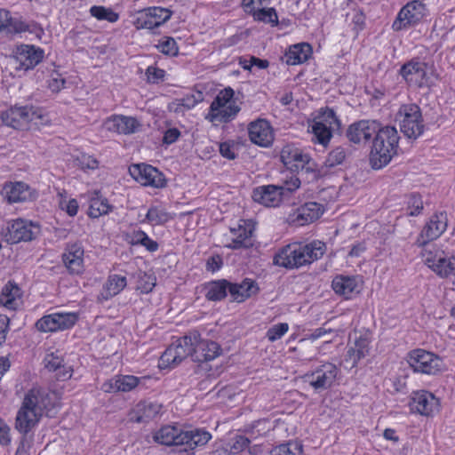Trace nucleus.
I'll list each match as a JSON object with an SVG mask.
<instances>
[{
    "label": "nucleus",
    "mask_w": 455,
    "mask_h": 455,
    "mask_svg": "<svg viewBox=\"0 0 455 455\" xmlns=\"http://www.w3.org/2000/svg\"><path fill=\"white\" fill-rule=\"evenodd\" d=\"M303 446L298 442H289L273 448L269 455H302Z\"/></svg>",
    "instance_id": "79ce46f5"
},
{
    "label": "nucleus",
    "mask_w": 455,
    "mask_h": 455,
    "mask_svg": "<svg viewBox=\"0 0 455 455\" xmlns=\"http://www.w3.org/2000/svg\"><path fill=\"white\" fill-rule=\"evenodd\" d=\"M250 443V439L247 436L236 435L233 438L230 444V451L232 453H239L243 451Z\"/></svg>",
    "instance_id": "bf43d9fd"
},
{
    "label": "nucleus",
    "mask_w": 455,
    "mask_h": 455,
    "mask_svg": "<svg viewBox=\"0 0 455 455\" xmlns=\"http://www.w3.org/2000/svg\"><path fill=\"white\" fill-rule=\"evenodd\" d=\"M44 52L34 45L21 44L16 48L13 60L16 68L28 70L34 68L44 59Z\"/></svg>",
    "instance_id": "6ab92c4d"
},
{
    "label": "nucleus",
    "mask_w": 455,
    "mask_h": 455,
    "mask_svg": "<svg viewBox=\"0 0 455 455\" xmlns=\"http://www.w3.org/2000/svg\"><path fill=\"white\" fill-rule=\"evenodd\" d=\"M44 366L45 368L50 371H54L55 370H58L63 363V359L54 355L53 353L46 355L44 357Z\"/></svg>",
    "instance_id": "052dcab7"
},
{
    "label": "nucleus",
    "mask_w": 455,
    "mask_h": 455,
    "mask_svg": "<svg viewBox=\"0 0 455 455\" xmlns=\"http://www.w3.org/2000/svg\"><path fill=\"white\" fill-rule=\"evenodd\" d=\"M379 123L373 120H360L350 124L347 130V137L355 144L368 142L379 130Z\"/></svg>",
    "instance_id": "4be33fe9"
},
{
    "label": "nucleus",
    "mask_w": 455,
    "mask_h": 455,
    "mask_svg": "<svg viewBox=\"0 0 455 455\" xmlns=\"http://www.w3.org/2000/svg\"><path fill=\"white\" fill-rule=\"evenodd\" d=\"M1 119L8 126L15 129H28L49 123L48 116L42 109L32 106L13 107L2 113Z\"/></svg>",
    "instance_id": "423d86ee"
},
{
    "label": "nucleus",
    "mask_w": 455,
    "mask_h": 455,
    "mask_svg": "<svg viewBox=\"0 0 455 455\" xmlns=\"http://www.w3.org/2000/svg\"><path fill=\"white\" fill-rule=\"evenodd\" d=\"M90 13L99 20H108L111 23L117 21L119 19V15L116 12L104 6L94 5L91 7Z\"/></svg>",
    "instance_id": "a18cd8bd"
},
{
    "label": "nucleus",
    "mask_w": 455,
    "mask_h": 455,
    "mask_svg": "<svg viewBox=\"0 0 455 455\" xmlns=\"http://www.w3.org/2000/svg\"><path fill=\"white\" fill-rule=\"evenodd\" d=\"M172 219V215L164 207L160 205H151L148 209L145 219L142 220L141 222L155 227L164 225Z\"/></svg>",
    "instance_id": "e433bc0d"
},
{
    "label": "nucleus",
    "mask_w": 455,
    "mask_h": 455,
    "mask_svg": "<svg viewBox=\"0 0 455 455\" xmlns=\"http://www.w3.org/2000/svg\"><path fill=\"white\" fill-rule=\"evenodd\" d=\"M156 285V277L153 275L140 271L138 273L137 288L143 293H148Z\"/></svg>",
    "instance_id": "de8ad7c7"
},
{
    "label": "nucleus",
    "mask_w": 455,
    "mask_h": 455,
    "mask_svg": "<svg viewBox=\"0 0 455 455\" xmlns=\"http://www.w3.org/2000/svg\"><path fill=\"white\" fill-rule=\"evenodd\" d=\"M346 150L342 147H337L333 150H331L325 161V164L329 167H334L336 165L341 164L346 159Z\"/></svg>",
    "instance_id": "3c124183"
},
{
    "label": "nucleus",
    "mask_w": 455,
    "mask_h": 455,
    "mask_svg": "<svg viewBox=\"0 0 455 455\" xmlns=\"http://www.w3.org/2000/svg\"><path fill=\"white\" fill-rule=\"evenodd\" d=\"M196 100L194 96H190L182 100H178L176 101L172 102L169 105V109L173 112H184L185 110H188L191 108L196 105Z\"/></svg>",
    "instance_id": "603ef678"
},
{
    "label": "nucleus",
    "mask_w": 455,
    "mask_h": 455,
    "mask_svg": "<svg viewBox=\"0 0 455 455\" xmlns=\"http://www.w3.org/2000/svg\"><path fill=\"white\" fill-rule=\"evenodd\" d=\"M325 251L326 244L319 240L307 244L291 243L275 254L274 264L285 268H299L319 259Z\"/></svg>",
    "instance_id": "f03ea898"
},
{
    "label": "nucleus",
    "mask_w": 455,
    "mask_h": 455,
    "mask_svg": "<svg viewBox=\"0 0 455 455\" xmlns=\"http://www.w3.org/2000/svg\"><path fill=\"white\" fill-rule=\"evenodd\" d=\"M410 406L412 411L430 416L438 411L439 400L432 393L419 390L412 393Z\"/></svg>",
    "instance_id": "412c9836"
},
{
    "label": "nucleus",
    "mask_w": 455,
    "mask_h": 455,
    "mask_svg": "<svg viewBox=\"0 0 455 455\" xmlns=\"http://www.w3.org/2000/svg\"><path fill=\"white\" fill-rule=\"evenodd\" d=\"M400 74L411 86L423 87L429 84L427 65L425 62L411 60L401 68Z\"/></svg>",
    "instance_id": "aec40b11"
},
{
    "label": "nucleus",
    "mask_w": 455,
    "mask_h": 455,
    "mask_svg": "<svg viewBox=\"0 0 455 455\" xmlns=\"http://www.w3.org/2000/svg\"><path fill=\"white\" fill-rule=\"evenodd\" d=\"M259 291L258 283L250 278H245L240 283H231L228 285V291L234 301L243 302Z\"/></svg>",
    "instance_id": "7c9ffc66"
},
{
    "label": "nucleus",
    "mask_w": 455,
    "mask_h": 455,
    "mask_svg": "<svg viewBox=\"0 0 455 455\" xmlns=\"http://www.w3.org/2000/svg\"><path fill=\"white\" fill-rule=\"evenodd\" d=\"M423 209V202L419 196L411 195L408 200V213L411 216L419 215Z\"/></svg>",
    "instance_id": "13d9d810"
},
{
    "label": "nucleus",
    "mask_w": 455,
    "mask_h": 455,
    "mask_svg": "<svg viewBox=\"0 0 455 455\" xmlns=\"http://www.w3.org/2000/svg\"><path fill=\"white\" fill-rule=\"evenodd\" d=\"M65 79L60 74H52L48 82L49 89L53 92H59L65 86Z\"/></svg>",
    "instance_id": "680f3d73"
},
{
    "label": "nucleus",
    "mask_w": 455,
    "mask_h": 455,
    "mask_svg": "<svg viewBox=\"0 0 455 455\" xmlns=\"http://www.w3.org/2000/svg\"><path fill=\"white\" fill-rule=\"evenodd\" d=\"M395 122L398 124L401 132L411 140L418 139L425 130L420 108L413 103L400 107L395 115Z\"/></svg>",
    "instance_id": "6e6552de"
},
{
    "label": "nucleus",
    "mask_w": 455,
    "mask_h": 455,
    "mask_svg": "<svg viewBox=\"0 0 455 455\" xmlns=\"http://www.w3.org/2000/svg\"><path fill=\"white\" fill-rule=\"evenodd\" d=\"M370 343L371 340L367 336H360L355 339L345 355L344 362L347 367L351 369L355 367L361 359L369 355Z\"/></svg>",
    "instance_id": "cd10ccee"
},
{
    "label": "nucleus",
    "mask_w": 455,
    "mask_h": 455,
    "mask_svg": "<svg viewBox=\"0 0 455 455\" xmlns=\"http://www.w3.org/2000/svg\"><path fill=\"white\" fill-rule=\"evenodd\" d=\"M426 6L419 0H413L404 5L393 22L392 28L395 31L407 28L419 22L425 15Z\"/></svg>",
    "instance_id": "dca6fc26"
},
{
    "label": "nucleus",
    "mask_w": 455,
    "mask_h": 455,
    "mask_svg": "<svg viewBox=\"0 0 455 455\" xmlns=\"http://www.w3.org/2000/svg\"><path fill=\"white\" fill-rule=\"evenodd\" d=\"M129 173L142 186H150L157 188L165 186L164 175L151 165L145 164H133L129 168Z\"/></svg>",
    "instance_id": "f3484780"
},
{
    "label": "nucleus",
    "mask_w": 455,
    "mask_h": 455,
    "mask_svg": "<svg viewBox=\"0 0 455 455\" xmlns=\"http://www.w3.org/2000/svg\"><path fill=\"white\" fill-rule=\"evenodd\" d=\"M289 330L286 323H280L271 326L267 331V338L269 341L274 342L280 339Z\"/></svg>",
    "instance_id": "864d4df0"
},
{
    "label": "nucleus",
    "mask_w": 455,
    "mask_h": 455,
    "mask_svg": "<svg viewBox=\"0 0 455 455\" xmlns=\"http://www.w3.org/2000/svg\"><path fill=\"white\" fill-rule=\"evenodd\" d=\"M247 130L251 143L262 148L272 145L275 139L274 129L267 120H254L248 124Z\"/></svg>",
    "instance_id": "a211bd4d"
},
{
    "label": "nucleus",
    "mask_w": 455,
    "mask_h": 455,
    "mask_svg": "<svg viewBox=\"0 0 455 455\" xmlns=\"http://www.w3.org/2000/svg\"><path fill=\"white\" fill-rule=\"evenodd\" d=\"M39 232L40 228L37 225L20 219L8 223L4 235L7 243H18L32 241Z\"/></svg>",
    "instance_id": "ddd939ff"
},
{
    "label": "nucleus",
    "mask_w": 455,
    "mask_h": 455,
    "mask_svg": "<svg viewBox=\"0 0 455 455\" xmlns=\"http://www.w3.org/2000/svg\"><path fill=\"white\" fill-rule=\"evenodd\" d=\"M4 194L10 203L25 202L36 197L35 192L29 186L21 181L6 184Z\"/></svg>",
    "instance_id": "2f4dec72"
},
{
    "label": "nucleus",
    "mask_w": 455,
    "mask_h": 455,
    "mask_svg": "<svg viewBox=\"0 0 455 455\" xmlns=\"http://www.w3.org/2000/svg\"><path fill=\"white\" fill-rule=\"evenodd\" d=\"M146 235L147 233L141 229L132 230L126 234V241L132 245H139Z\"/></svg>",
    "instance_id": "69168bd1"
},
{
    "label": "nucleus",
    "mask_w": 455,
    "mask_h": 455,
    "mask_svg": "<svg viewBox=\"0 0 455 455\" xmlns=\"http://www.w3.org/2000/svg\"><path fill=\"white\" fill-rule=\"evenodd\" d=\"M104 126L109 132L119 134H131L139 129L140 124L134 117L115 115L105 121Z\"/></svg>",
    "instance_id": "bb28decb"
},
{
    "label": "nucleus",
    "mask_w": 455,
    "mask_h": 455,
    "mask_svg": "<svg viewBox=\"0 0 455 455\" xmlns=\"http://www.w3.org/2000/svg\"><path fill=\"white\" fill-rule=\"evenodd\" d=\"M270 429V422L267 419H260L254 423L252 429L251 431V436H253L254 434H258L259 435H265Z\"/></svg>",
    "instance_id": "0e129e2a"
},
{
    "label": "nucleus",
    "mask_w": 455,
    "mask_h": 455,
    "mask_svg": "<svg viewBox=\"0 0 455 455\" xmlns=\"http://www.w3.org/2000/svg\"><path fill=\"white\" fill-rule=\"evenodd\" d=\"M312 52L311 46L308 44H298L289 48L286 52V63L288 65H297L308 60Z\"/></svg>",
    "instance_id": "c9c22d12"
},
{
    "label": "nucleus",
    "mask_w": 455,
    "mask_h": 455,
    "mask_svg": "<svg viewBox=\"0 0 455 455\" xmlns=\"http://www.w3.org/2000/svg\"><path fill=\"white\" fill-rule=\"evenodd\" d=\"M447 226L448 217L446 212H442L434 214L424 226L417 237L415 244L422 248L430 245L429 242L437 239L446 230Z\"/></svg>",
    "instance_id": "2eb2a0df"
},
{
    "label": "nucleus",
    "mask_w": 455,
    "mask_h": 455,
    "mask_svg": "<svg viewBox=\"0 0 455 455\" xmlns=\"http://www.w3.org/2000/svg\"><path fill=\"white\" fill-rule=\"evenodd\" d=\"M54 372L57 379L64 381L71 378L73 370L70 366L62 363Z\"/></svg>",
    "instance_id": "774afa93"
},
{
    "label": "nucleus",
    "mask_w": 455,
    "mask_h": 455,
    "mask_svg": "<svg viewBox=\"0 0 455 455\" xmlns=\"http://www.w3.org/2000/svg\"><path fill=\"white\" fill-rule=\"evenodd\" d=\"M194 437L192 431H182L173 426H164L154 435L155 441L164 445H184V451L194 450L197 446V441Z\"/></svg>",
    "instance_id": "9b49d317"
},
{
    "label": "nucleus",
    "mask_w": 455,
    "mask_h": 455,
    "mask_svg": "<svg viewBox=\"0 0 455 455\" xmlns=\"http://www.w3.org/2000/svg\"><path fill=\"white\" fill-rule=\"evenodd\" d=\"M148 9L156 28L167 21L172 16V12L166 8L154 6Z\"/></svg>",
    "instance_id": "8fccbe9b"
},
{
    "label": "nucleus",
    "mask_w": 455,
    "mask_h": 455,
    "mask_svg": "<svg viewBox=\"0 0 455 455\" xmlns=\"http://www.w3.org/2000/svg\"><path fill=\"white\" fill-rule=\"evenodd\" d=\"M375 134L370 162L373 169L379 170L388 164L397 154L400 138L393 126L379 127Z\"/></svg>",
    "instance_id": "7ed1b4c3"
},
{
    "label": "nucleus",
    "mask_w": 455,
    "mask_h": 455,
    "mask_svg": "<svg viewBox=\"0 0 455 455\" xmlns=\"http://www.w3.org/2000/svg\"><path fill=\"white\" fill-rule=\"evenodd\" d=\"M74 164L84 172L94 171L99 168L100 164L99 161L94 156L85 153H80L75 156Z\"/></svg>",
    "instance_id": "37998d69"
},
{
    "label": "nucleus",
    "mask_w": 455,
    "mask_h": 455,
    "mask_svg": "<svg viewBox=\"0 0 455 455\" xmlns=\"http://www.w3.org/2000/svg\"><path fill=\"white\" fill-rule=\"evenodd\" d=\"M198 345L197 337L184 336L175 342H172L162 354L159 359V368L172 369L178 366L188 356H191L194 362H196V355Z\"/></svg>",
    "instance_id": "20e7f679"
},
{
    "label": "nucleus",
    "mask_w": 455,
    "mask_h": 455,
    "mask_svg": "<svg viewBox=\"0 0 455 455\" xmlns=\"http://www.w3.org/2000/svg\"><path fill=\"white\" fill-rule=\"evenodd\" d=\"M229 283L226 280H219L204 285L205 297L209 300L217 301L227 296Z\"/></svg>",
    "instance_id": "58836bf2"
},
{
    "label": "nucleus",
    "mask_w": 455,
    "mask_h": 455,
    "mask_svg": "<svg viewBox=\"0 0 455 455\" xmlns=\"http://www.w3.org/2000/svg\"><path fill=\"white\" fill-rule=\"evenodd\" d=\"M201 350L206 362L215 359L221 352L218 343L209 340H201Z\"/></svg>",
    "instance_id": "49530a36"
},
{
    "label": "nucleus",
    "mask_w": 455,
    "mask_h": 455,
    "mask_svg": "<svg viewBox=\"0 0 455 455\" xmlns=\"http://www.w3.org/2000/svg\"><path fill=\"white\" fill-rule=\"evenodd\" d=\"M84 251L81 243H75L67 246L62 260L68 272L73 275H80L84 270Z\"/></svg>",
    "instance_id": "393cba45"
},
{
    "label": "nucleus",
    "mask_w": 455,
    "mask_h": 455,
    "mask_svg": "<svg viewBox=\"0 0 455 455\" xmlns=\"http://www.w3.org/2000/svg\"><path fill=\"white\" fill-rule=\"evenodd\" d=\"M162 405L156 402L141 401L130 413V419L137 423L148 422L160 414Z\"/></svg>",
    "instance_id": "c85d7f7f"
},
{
    "label": "nucleus",
    "mask_w": 455,
    "mask_h": 455,
    "mask_svg": "<svg viewBox=\"0 0 455 455\" xmlns=\"http://www.w3.org/2000/svg\"><path fill=\"white\" fill-rule=\"evenodd\" d=\"M240 111V107L234 100V91L227 87L220 91L212 102L206 119L214 125L229 123L235 118Z\"/></svg>",
    "instance_id": "0eeeda50"
},
{
    "label": "nucleus",
    "mask_w": 455,
    "mask_h": 455,
    "mask_svg": "<svg viewBox=\"0 0 455 455\" xmlns=\"http://www.w3.org/2000/svg\"><path fill=\"white\" fill-rule=\"evenodd\" d=\"M332 129L322 121H315L312 125L313 140L326 146L331 138Z\"/></svg>",
    "instance_id": "a19ab883"
},
{
    "label": "nucleus",
    "mask_w": 455,
    "mask_h": 455,
    "mask_svg": "<svg viewBox=\"0 0 455 455\" xmlns=\"http://www.w3.org/2000/svg\"><path fill=\"white\" fill-rule=\"evenodd\" d=\"M424 263L438 276L446 278L455 275V254H448L437 244L425 246L421 252Z\"/></svg>",
    "instance_id": "1a4fd4ad"
},
{
    "label": "nucleus",
    "mask_w": 455,
    "mask_h": 455,
    "mask_svg": "<svg viewBox=\"0 0 455 455\" xmlns=\"http://www.w3.org/2000/svg\"><path fill=\"white\" fill-rule=\"evenodd\" d=\"M57 406V395L40 387L29 389L24 395L16 416V428L26 435L35 428L44 415L50 416Z\"/></svg>",
    "instance_id": "f257e3e1"
},
{
    "label": "nucleus",
    "mask_w": 455,
    "mask_h": 455,
    "mask_svg": "<svg viewBox=\"0 0 455 455\" xmlns=\"http://www.w3.org/2000/svg\"><path fill=\"white\" fill-rule=\"evenodd\" d=\"M252 229L244 220L243 224H238L237 228H230L226 235V246L231 249L248 248L252 245Z\"/></svg>",
    "instance_id": "b1692460"
},
{
    "label": "nucleus",
    "mask_w": 455,
    "mask_h": 455,
    "mask_svg": "<svg viewBox=\"0 0 455 455\" xmlns=\"http://www.w3.org/2000/svg\"><path fill=\"white\" fill-rule=\"evenodd\" d=\"M164 71L156 67H148L147 69L148 80L151 83H157L164 76Z\"/></svg>",
    "instance_id": "338daca9"
},
{
    "label": "nucleus",
    "mask_w": 455,
    "mask_h": 455,
    "mask_svg": "<svg viewBox=\"0 0 455 455\" xmlns=\"http://www.w3.org/2000/svg\"><path fill=\"white\" fill-rule=\"evenodd\" d=\"M12 28H15V26L10 12L5 9H0V32Z\"/></svg>",
    "instance_id": "e2e57ef3"
},
{
    "label": "nucleus",
    "mask_w": 455,
    "mask_h": 455,
    "mask_svg": "<svg viewBox=\"0 0 455 455\" xmlns=\"http://www.w3.org/2000/svg\"><path fill=\"white\" fill-rule=\"evenodd\" d=\"M156 48L165 55L175 56L178 54V46L176 41L172 37H163L156 45Z\"/></svg>",
    "instance_id": "09e8293b"
},
{
    "label": "nucleus",
    "mask_w": 455,
    "mask_h": 455,
    "mask_svg": "<svg viewBox=\"0 0 455 455\" xmlns=\"http://www.w3.org/2000/svg\"><path fill=\"white\" fill-rule=\"evenodd\" d=\"M219 150L220 155L229 160H234L236 154V146L233 141H225L219 144Z\"/></svg>",
    "instance_id": "4d7b16f0"
},
{
    "label": "nucleus",
    "mask_w": 455,
    "mask_h": 455,
    "mask_svg": "<svg viewBox=\"0 0 455 455\" xmlns=\"http://www.w3.org/2000/svg\"><path fill=\"white\" fill-rule=\"evenodd\" d=\"M77 320L76 313H52L37 320L36 327L42 332H54L73 327Z\"/></svg>",
    "instance_id": "4468645a"
},
{
    "label": "nucleus",
    "mask_w": 455,
    "mask_h": 455,
    "mask_svg": "<svg viewBox=\"0 0 455 455\" xmlns=\"http://www.w3.org/2000/svg\"><path fill=\"white\" fill-rule=\"evenodd\" d=\"M131 16L133 17L132 23L137 29H153L156 28L148 8L137 11L132 13Z\"/></svg>",
    "instance_id": "ea45409f"
},
{
    "label": "nucleus",
    "mask_w": 455,
    "mask_h": 455,
    "mask_svg": "<svg viewBox=\"0 0 455 455\" xmlns=\"http://www.w3.org/2000/svg\"><path fill=\"white\" fill-rule=\"evenodd\" d=\"M283 196V188L275 185H267L256 188L252 193L255 202L267 207H276Z\"/></svg>",
    "instance_id": "a878e982"
},
{
    "label": "nucleus",
    "mask_w": 455,
    "mask_h": 455,
    "mask_svg": "<svg viewBox=\"0 0 455 455\" xmlns=\"http://www.w3.org/2000/svg\"><path fill=\"white\" fill-rule=\"evenodd\" d=\"M316 121H322L331 129H335L339 126V122L335 112L331 108L322 109Z\"/></svg>",
    "instance_id": "5fc2aeb1"
},
{
    "label": "nucleus",
    "mask_w": 455,
    "mask_h": 455,
    "mask_svg": "<svg viewBox=\"0 0 455 455\" xmlns=\"http://www.w3.org/2000/svg\"><path fill=\"white\" fill-rule=\"evenodd\" d=\"M140 379L132 375H118L104 382L101 389L106 393L130 392L140 385Z\"/></svg>",
    "instance_id": "c756f323"
},
{
    "label": "nucleus",
    "mask_w": 455,
    "mask_h": 455,
    "mask_svg": "<svg viewBox=\"0 0 455 455\" xmlns=\"http://www.w3.org/2000/svg\"><path fill=\"white\" fill-rule=\"evenodd\" d=\"M87 197L90 203L88 215L91 218L96 219L111 212L112 206L98 191L89 192Z\"/></svg>",
    "instance_id": "f704fd0d"
},
{
    "label": "nucleus",
    "mask_w": 455,
    "mask_h": 455,
    "mask_svg": "<svg viewBox=\"0 0 455 455\" xmlns=\"http://www.w3.org/2000/svg\"><path fill=\"white\" fill-rule=\"evenodd\" d=\"M339 373V368L332 363L326 362L317 366L314 371L304 375V380L316 391L331 387Z\"/></svg>",
    "instance_id": "f8f14e48"
},
{
    "label": "nucleus",
    "mask_w": 455,
    "mask_h": 455,
    "mask_svg": "<svg viewBox=\"0 0 455 455\" xmlns=\"http://www.w3.org/2000/svg\"><path fill=\"white\" fill-rule=\"evenodd\" d=\"M251 15L255 20L269 23L272 26L278 24V16L274 8H262L252 12Z\"/></svg>",
    "instance_id": "c03bdc74"
},
{
    "label": "nucleus",
    "mask_w": 455,
    "mask_h": 455,
    "mask_svg": "<svg viewBox=\"0 0 455 455\" xmlns=\"http://www.w3.org/2000/svg\"><path fill=\"white\" fill-rule=\"evenodd\" d=\"M323 212L322 204L308 202L289 215V222L296 227L305 226L316 220Z\"/></svg>",
    "instance_id": "5701e85b"
},
{
    "label": "nucleus",
    "mask_w": 455,
    "mask_h": 455,
    "mask_svg": "<svg viewBox=\"0 0 455 455\" xmlns=\"http://www.w3.org/2000/svg\"><path fill=\"white\" fill-rule=\"evenodd\" d=\"M407 362L413 371L427 375L439 373L443 366L440 356L420 348L411 351Z\"/></svg>",
    "instance_id": "9d476101"
},
{
    "label": "nucleus",
    "mask_w": 455,
    "mask_h": 455,
    "mask_svg": "<svg viewBox=\"0 0 455 455\" xmlns=\"http://www.w3.org/2000/svg\"><path fill=\"white\" fill-rule=\"evenodd\" d=\"M126 284V277L119 275H110L100 293V298L107 300L117 295L124 289Z\"/></svg>",
    "instance_id": "4c0bfd02"
},
{
    "label": "nucleus",
    "mask_w": 455,
    "mask_h": 455,
    "mask_svg": "<svg viewBox=\"0 0 455 455\" xmlns=\"http://www.w3.org/2000/svg\"><path fill=\"white\" fill-rule=\"evenodd\" d=\"M362 280L358 276L337 275L332 280V289L346 298L360 291Z\"/></svg>",
    "instance_id": "473e14b6"
},
{
    "label": "nucleus",
    "mask_w": 455,
    "mask_h": 455,
    "mask_svg": "<svg viewBox=\"0 0 455 455\" xmlns=\"http://www.w3.org/2000/svg\"><path fill=\"white\" fill-rule=\"evenodd\" d=\"M60 199L59 201V206L62 211H65L69 216L73 217L77 214L78 203L76 199H67L62 194H60Z\"/></svg>",
    "instance_id": "6e6d98bb"
},
{
    "label": "nucleus",
    "mask_w": 455,
    "mask_h": 455,
    "mask_svg": "<svg viewBox=\"0 0 455 455\" xmlns=\"http://www.w3.org/2000/svg\"><path fill=\"white\" fill-rule=\"evenodd\" d=\"M22 292L18 284L9 281L0 293V305L9 310H16L22 303Z\"/></svg>",
    "instance_id": "72a5a7b5"
},
{
    "label": "nucleus",
    "mask_w": 455,
    "mask_h": 455,
    "mask_svg": "<svg viewBox=\"0 0 455 455\" xmlns=\"http://www.w3.org/2000/svg\"><path fill=\"white\" fill-rule=\"evenodd\" d=\"M281 160L284 166L291 172H300L308 181L317 180L321 174L317 164L308 154L294 145H286L281 151Z\"/></svg>",
    "instance_id": "39448f33"
}]
</instances>
